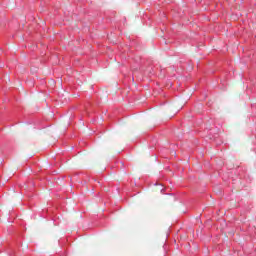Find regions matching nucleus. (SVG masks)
<instances>
[{"mask_svg": "<svg viewBox=\"0 0 256 256\" xmlns=\"http://www.w3.org/2000/svg\"><path fill=\"white\" fill-rule=\"evenodd\" d=\"M92 181H97V180L92 178Z\"/></svg>", "mask_w": 256, "mask_h": 256, "instance_id": "nucleus-1", "label": "nucleus"}]
</instances>
